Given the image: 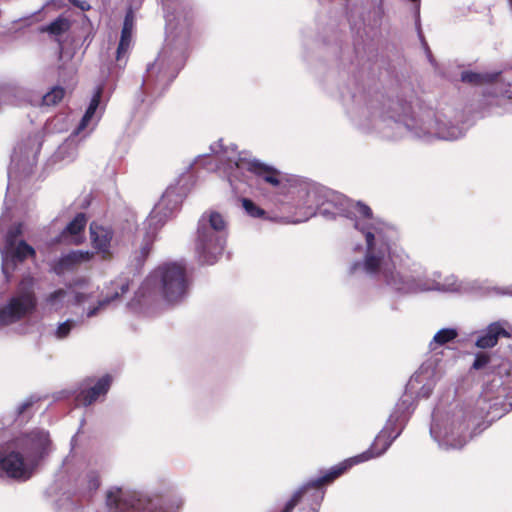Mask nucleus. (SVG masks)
<instances>
[{
  "mask_svg": "<svg viewBox=\"0 0 512 512\" xmlns=\"http://www.w3.org/2000/svg\"><path fill=\"white\" fill-rule=\"evenodd\" d=\"M190 278L186 265L181 262H167L158 266L143 282L137 294L150 296V287L156 286L161 297L170 304L180 303L188 294Z\"/></svg>",
  "mask_w": 512,
  "mask_h": 512,
  "instance_id": "1",
  "label": "nucleus"
},
{
  "mask_svg": "<svg viewBox=\"0 0 512 512\" xmlns=\"http://www.w3.org/2000/svg\"><path fill=\"white\" fill-rule=\"evenodd\" d=\"M351 463H340L316 479L296 489L276 512H319L325 496V486L344 474Z\"/></svg>",
  "mask_w": 512,
  "mask_h": 512,
  "instance_id": "2",
  "label": "nucleus"
},
{
  "mask_svg": "<svg viewBox=\"0 0 512 512\" xmlns=\"http://www.w3.org/2000/svg\"><path fill=\"white\" fill-rule=\"evenodd\" d=\"M227 223L223 216L211 211L198 221L195 250L203 264H214L222 255L227 240Z\"/></svg>",
  "mask_w": 512,
  "mask_h": 512,
  "instance_id": "3",
  "label": "nucleus"
},
{
  "mask_svg": "<svg viewBox=\"0 0 512 512\" xmlns=\"http://www.w3.org/2000/svg\"><path fill=\"white\" fill-rule=\"evenodd\" d=\"M106 506L108 512H167L162 497H149L137 492L124 493L118 487L107 491Z\"/></svg>",
  "mask_w": 512,
  "mask_h": 512,
  "instance_id": "4",
  "label": "nucleus"
},
{
  "mask_svg": "<svg viewBox=\"0 0 512 512\" xmlns=\"http://www.w3.org/2000/svg\"><path fill=\"white\" fill-rule=\"evenodd\" d=\"M37 307L33 279L22 280L15 295L0 307V326L16 323L31 315Z\"/></svg>",
  "mask_w": 512,
  "mask_h": 512,
  "instance_id": "5",
  "label": "nucleus"
},
{
  "mask_svg": "<svg viewBox=\"0 0 512 512\" xmlns=\"http://www.w3.org/2000/svg\"><path fill=\"white\" fill-rule=\"evenodd\" d=\"M50 445L49 433L34 429L20 434L8 443V448H14L27 458H41L47 452Z\"/></svg>",
  "mask_w": 512,
  "mask_h": 512,
  "instance_id": "6",
  "label": "nucleus"
},
{
  "mask_svg": "<svg viewBox=\"0 0 512 512\" xmlns=\"http://www.w3.org/2000/svg\"><path fill=\"white\" fill-rule=\"evenodd\" d=\"M9 449H0V478L7 476L16 480L29 479L31 472L24 455L14 448Z\"/></svg>",
  "mask_w": 512,
  "mask_h": 512,
  "instance_id": "7",
  "label": "nucleus"
},
{
  "mask_svg": "<svg viewBox=\"0 0 512 512\" xmlns=\"http://www.w3.org/2000/svg\"><path fill=\"white\" fill-rule=\"evenodd\" d=\"M89 236L92 248L102 260L109 261L113 257L111 243L114 237V231L110 226H104L96 221L89 225Z\"/></svg>",
  "mask_w": 512,
  "mask_h": 512,
  "instance_id": "8",
  "label": "nucleus"
},
{
  "mask_svg": "<svg viewBox=\"0 0 512 512\" xmlns=\"http://www.w3.org/2000/svg\"><path fill=\"white\" fill-rule=\"evenodd\" d=\"M235 165L238 169L247 170L253 173L258 179L272 187H278L281 184L280 172L274 167L266 165L258 160L239 157L235 162Z\"/></svg>",
  "mask_w": 512,
  "mask_h": 512,
  "instance_id": "9",
  "label": "nucleus"
},
{
  "mask_svg": "<svg viewBox=\"0 0 512 512\" xmlns=\"http://www.w3.org/2000/svg\"><path fill=\"white\" fill-rule=\"evenodd\" d=\"M392 430L389 431V429L386 427L383 430L379 432V434L376 436L374 442L372 443L371 447L363 452L362 454L350 458L348 460H345L343 463H351V467L354 464L367 461L371 458L377 457L382 455L392 444V442L396 439V437L399 435L397 433L396 435L392 436Z\"/></svg>",
  "mask_w": 512,
  "mask_h": 512,
  "instance_id": "10",
  "label": "nucleus"
},
{
  "mask_svg": "<svg viewBox=\"0 0 512 512\" xmlns=\"http://www.w3.org/2000/svg\"><path fill=\"white\" fill-rule=\"evenodd\" d=\"M278 212L270 219L284 224H296L309 219L313 214L310 207H297L290 202L280 203Z\"/></svg>",
  "mask_w": 512,
  "mask_h": 512,
  "instance_id": "11",
  "label": "nucleus"
},
{
  "mask_svg": "<svg viewBox=\"0 0 512 512\" xmlns=\"http://www.w3.org/2000/svg\"><path fill=\"white\" fill-rule=\"evenodd\" d=\"M364 234L367 251L363 262V269L366 273L375 275L380 271L385 256V251L382 249H376L375 233L368 230Z\"/></svg>",
  "mask_w": 512,
  "mask_h": 512,
  "instance_id": "12",
  "label": "nucleus"
},
{
  "mask_svg": "<svg viewBox=\"0 0 512 512\" xmlns=\"http://www.w3.org/2000/svg\"><path fill=\"white\" fill-rule=\"evenodd\" d=\"M87 225V217L83 212L77 213L76 216L67 224L60 233V241L80 245L84 242V230Z\"/></svg>",
  "mask_w": 512,
  "mask_h": 512,
  "instance_id": "13",
  "label": "nucleus"
},
{
  "mask_svg": "<svg viewBox=\"0 0 512 512\" xmlns=\"http://www.w3.org/2000/svg\"><path fill=\"white\" fill-rule=\"evenodd\" d=\"M35 256V249L25 240H20L18 243H15L14 246L5 247V257L2 265L3 271L6 273V269L10 263L12 269H14L17 263L24 262L28 257Z\"/></svg>",
  "mask_w": 512,
  "mask_h": 512,
  "instance_id": "14",
  "label": "nucleus"
},
{
  "mask_svg": "<svg viewBox=\"0 0 512 512\" xmlns=\"http://www.w3.org/2000/svg\"><path fill=\"white\" fill-rule=\"evenodd\" d=\"M112 378L105 375L100 378L96 384L88 389L81 390L76 395V402L83 406H89L94 403L100 396L105 395L110 389Z\"/></svg>",
  "mask_w": 512,
  "mask_h": 512,
  "instance_id": "15",
  "label": "nucleus"
},
{
  "mask_svg": "<svg viewBox=\"0 0 512 512\" xmlns=\"http://www.w3.org/2000/svg\"><path fill=\"white\" fill-rule=\"evenodd\" d=\"M510 338L511 333L508 332L499 322L491 323L485 332L476 340V347L481 349L493 348L497 345L500 338Z\"/></svg>",
  "mask_w": 512,
  "mask_h": 512,
  "instance_id": "16",
  "label": "nucleus"
},
{
  "mask_svg": "<svg viewBox=\"0 0 512 512\" xmlns=\"http://www.w3.org/2000/svg\"><path fill=\"white\" fill-rule=\"evenodd\" d=\"M111 286L114 289V292L108 294L103 300H100L97 306L89 309L87 312L88 317L97 315L101 308L107 306L112 301H115L126 294L129 291L130 281L127 278H118L111 283Z\"/></svg>",
  "mask_w": 512,
  "mask_h": 512,
  "instance_id": "17",
  "label": "nucleus"
},
{
  "mask_svg": "<svg viewBox=\"0 0 512 512\" xmlns=\"http://www.w3.org/2000/svg\"><path fill=\"white\" fill-rule=\"evenodd\" d=\"M102 92H103L102 87H97V89L95 90L93 97L89 103V106L87 107V109L77 127V132L84 130L89 125L90 121L92 120V118L95 115L97 108L99 107L101 97H102Z\"/></svg>",
  "mask_w": 512,
  "mask_h": 512,
  "instance_id": "18",
  "label": "nucleus"
},
{
  "mask_svg": "<svg viewBox=\"0 0 512 512\" xmlns=\"http://www.w3.org/2000/svg\"><path fill=\"white\" fill-rule=\"evenodd\" d=\"M498 77V74L490 73H477L473 71H464L461 73V81L474 86H481L484 84L493 83Z\"/></svg>",
  "mask_w": 512,
  "mask_h": 512,
  "instance_id": "19",
  "label": "nucleus"
},
{
  "mask_svg": "<svg viewBox=\"0 0 512 512\" xmlns=\"http://www.w3.org/2000/svg\"><path fill=\"white\" fill-rule=\"evenodd\" d=\"M78 265L76 255L73 251L63 255L52 264V271L57 275H62L66 271H71Z\"/></svg>",
  "mask_w": 512,
  "mask_h": 512,
  "instance_id": "20",
  "label": "nucleus"
},
{
  "mask_svg": "<svg viewBox=\"0 0 512 512\" xmlns=\"http://www.w3.org/2000/svg\"><path fill=\"white\" fill-rule=\"evenodd\" d=\"M70 28V22L64 17H58L53 22L41 28V32H47L51 35L60 36Z\"/></svg>",
  "mask_w": 512,
  "mask_h": 512,
  "instance_id": "21",
  "label": "nucleus"
},
{
  "mask_svg": "<svg viewBox=\"0 0 512 512\" xmlns=\"http://www.w3.org/2000/svg\"><path fill=\"white\" fill-rule=\"evenodd\" d=\"M65 93L66 91L63 87L54 86L50 91L43 95L42 104L45 106H55L63 100Z\"/></svg>",
  "mask_w": 512,
  "mask_h": 512,
  "instance_id": "22",
  "label": "nucleus"
},
{
  "mask_svg": "<svg viewBox=\"0 0 512 512\" xmlns=\"http://www.w3.org/2000/svg\"><path fill=\"white\" fill-rule=\"evenodd\" d=\"M384 278L388 285L398 291H407L410 288L408 281H405L399 273L393 271H384Z\"/></svg>",
  "mask_w": 512,
  "mask_h": 512,
  "instance_id": "23",
  "label": "nucleus"
},
{
  "mask_svg": "<svg viewBox=\"0 0 512 512\" xmlns=\"http://www.w3.org/2000/svg\"><path fill=\"white\" fill-rule=\"evenodd\" d=\"M242 207L246 213L253 218H267L266 211L261 207L257 206L251 199L242 198Z\"/></svg>",
  "mask_w": 512,
  "mask_h": 512,
  "instance_id": "24",
  "label": "nucleus"
},
{
  "mask_svg": "<svg viewBox=\"0 0 512 512\" xmlns=\"http://www.w3.org/2000/svg\"><path fill=\"white\" fill-rule=\"evenodd\" d=\"M458 336V332L453 328H444L439 330L433 338V341L438 345H444L453 341Z\"/></svg>",
  "mask_w": 512,
  "mask_h": 512,
  "instance_id": "25",
  "label": "nucleus"
},
{
  "mask_svg": "<svg viewBox=\"0 0 512 512\" xmlns=\"http://www.w3.org/2000/svg\"><path fill=\"white\" fill-rule=\"evenodd\" d=\"M22 224L18 223L12 226L5 236V247L14 246L17 243V238L22 234Z\"/></svg>",
  "mask_w": 512,
  "mask_h": 512,
  "instance_id": "26",
  "label": "nucleus"
},
{
  "mask_svg": "<svg viewBox=\"0 0 512 512\" xmlns=\"http://www.w3.org/2000/svg\"><path fill=\"white\" fill-rule=\"evenodd\" d=\"M131 44L132 43L119 40L118 47L116 50V56H115V59L119 64L121 62H124V64H126Z\"/></svg>",
  "mask_w": 512,
  "mask_h": 512,
  "instance_id": "27",
  "label": "nucleus"
},
{
  "mask_svg": "<svg viewBox=\"0 0 512 512\" xmlns=\"http://www.w3.org/2000/svg\"><path fill=\"white\" fill-rule=\"evenodd\" d=\"M74 327V321L72 320H66L65 322L61 323L56 332H55V335L58 339H64L66 338L71 329Z\"/></svg>",
  "mask_w": 512,
  "mask_h": 512,
  "instance_id": "28",
  "label": "nucleus"
},
{
  "mask_svg": "<svg viewBox=\"0 0 512 512\" xmlns=\"http://www.w3.org/2000/svg\"><path fill=\"white\" fill-rule=\"evenodd\" d=\"M491 358L490 355L484 352H480L476 354L475 360L472 364V368L474 370H480L484 368L489 362Z\"/></svg>",
  "mask_w": 512,
  "mask_h": 512,
  "instance_id": "29",
  "label": "nucleus"
},
{
  "mask_svg": "<svg viewBox=\"0 0 512 512\" xmlns=\"http://www.w3.org/2000/svg\"><path fill=\"white\" fill-rule=\"evenodd\" d=\"M457 428L458 430V433L461 435V436H465V434L468 432L469 430V423L468 421L466 420L465 417H462V419L460 420H454L451 424V429L452 431Z\"/></svg>",
  "mask_w": 512,
  "mask_h": 512,
  "instance_id": "30",
  "label": "nucleus"
},
{
  "mask_svg": "<svg viewBox=\"0 0 512 512\" xmlns=\"http://www.w3.org/2000/svg\"><path fill=\"white\" fill-rule=\"evenodd\" d=\"M355 209L357 213L363 218L371 219L373 217L372 209L363 202H357L355 205Z\"/></svg>",
  "mask_w": 512,
  "mask_h": 512,
  "instance_id": "31",
  "label": "nucleus"
},
{
  "mask_svg": "<svg viewBox=\"0 0 512 512\" xmlns=\"http://www.w3.org/2000/svg\"><path fill=\"white\" fill-rule=\"evenodd\" d=\"M76 255V258H77V262H78V265L82 262H86V261H90L93 257H94V254L95 253V250L93 252L91 251H73Z\"/></svg>",
  "mask_w": 512,
  "mask_h": 512,
  "instance_id": "32",
  "label": "nucleus"
},
{
  "mask_svg": "<svg viewBox=\"0 0 512 512\" xmlns=\"http://www.w3.org/2000/svg\"><path fill=\"white\" fill-rule=\"evenodd\" d=\"M151 248H152L151 240L145 241V243L141 246L140 251H139V254H140L139 261L141 263H143L145 261V259L148 257V255L151 251Z\"/></svg>",
  "mask_w": 512,
  "mask_h": 512,
  "instance_id": "33",
  "label": "nucleus"
},
{
  "mask_svg": "<svg viewBox=\"0 0 512 512\" xmlns=\"http://www.w3.org/2000/svg\"><path fill=\"white\" fill-rule=\"evenodd\" d=\"M65 295L66 291L64 289H57L48 295L46 301L50 304H54L57 300L64 298Z\"/></svg>",
  "mask_w": 512,
  "mask_h": 512,
  "instance_id": "34",
  "label": "nucleus"
},
{
  "mask_svg": "<svg viewBox=\"0 0 512 512\" xmlns=\"http://www.w3.org/2000/svg\"><path fill=\"white\" fill-rule=\"evenodd\" d=\"M88 486L92 490H97L100 486V478L96 473L89 475Z\"/></svg>",
  "mask_w": 512,
  "mask_h": 512,
  "instance_id": "35",
  "label": "nucleus"
},
{
  "mask_svg": "<svg viewBox=\"0 0 512 512\" xmlns=\"http://www.w3.org/2000/svg\"><path fill=\"white\" fill-rule=\"evenodd\" d=\"M34 403L35 401L33 399H28L22 404H20L17 408V415L20 416L24 414L28 409H30L33 406Z\"/></svg>",
  "mask_w": 512,
  "mask_h": 512,
  "instance_id": "36",
  "label": "nucleus"
},
{
  "mask_svg": "<svg viewBox=\"0 0 512 512\" xmlns=\"http://www.w3.org/2000/svg\"><path fill=\"white\" fill-rule=\"evenodd\" d=\"M132 32L133 31L128 28H122L120 40L132 43Z\"/></svg>",
  "mask_w": 512,
  "mask_h": 512,
  "instance_id": "37",
  "label": "nucleus"
},
{
  "mask_svg": "<svg viewBox=\"0 0 512 512\" xmlns=\"http://www.w3.org/2000/svg\"><path fill=\"white\" fill-rule=\"evenodd\" d=\"M69 2L74 6L80 8L82 11H87L90 9V5L86 1L69 0Z\"/></svg>",
  "mask_w": 512,
  "mask_h": 512,
  "instance_id": "38",
  "label": "nucleus"
},
{
  "mask_svg": "<svg viewBox=\"0 0 512 512\" xmlns=\"http://www.w3.org/2000/svg\"><path fill=\"white\" fill-rule=\"evenodd\" d=\"M181 18H183V21L187 24V26H190L193 22V17L192 15H190L189 13L185 12L184 10H182L180 13H179V17H178V20Z\"/></svg>",
  "mask_w": 512,
  "mask_h": 512,
  "instance_id": "39",
  "label": "nucleus"
},
{
  "mask_svg": "<svg viewBox=\"0 0 512 512\" xmlns=\"http://www.w3.org/2000/svg\"><path fill=\"white\" fill-rule=\"evenodd\" d=\"M133 25V16L130 13H128L124 18L122 28H128L129 30L133 31Z\"/></svg>",
  "mask_w": 512,
  "mask_h": 512,
  "instance_id": "40",
  "label": "nucleus"
},
{
  "mask_svg": "<svg viewBox=\"0 0 512 512\" xmlns=\"http://www.w3.org/2000/svg\"><path fill=\"white\" fill-rule=\"evenodd\" d=\"M427 55H428L429 60L432 62L433 61V57H432V53L429 50V48H427Z\"/></svg>",
  "mask_w": 512,
  "mask_h": 512,
  "instance_id": "41",
  "label": "nucleus"
},
{
  "mask_svg": "<svg viewBox=\"0 0 512 512\" xmlns=\"http://www.w3.org/2000/svg\"><path fill=\"white\" fill-rule=\"evenodd\" d=\"M358 266H360V263H355L353 269L355 270Z\"/></svg>",
  "mask_w": 512,
  "mask_h": 512,
  "instance_id": "42",
  "label": "nucleus"
},
{
  "mask_svg": "<svg viewBox=\"0 0 512 512\" xmlns=\"http://www.w3.org/2000/svg\"><path fill=\"white\" fill-rule=\"evenodd\" d=\"M411 2H419L420 0H410Z\"/></svg>",
  "mask_w": 512,
  "mask_h": 512,
  "instance_id": "43",
  "label": "nucleus"
},
{
  "mask_svg": "<svg viewBox=\"0 0 512 512\" xmlns=\"http://www.w3.org/2000/svg\"><path fill=\"white\" fill-rule=\"evenodd\" d=\"M509 3H510V5H511V7H512V0H509Z\"/></svg>",
  "mask_w": 512,
  "mask_h": 512,
  "instance_id": "44",
  "label": "nucleus"
}]
</instances>
